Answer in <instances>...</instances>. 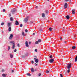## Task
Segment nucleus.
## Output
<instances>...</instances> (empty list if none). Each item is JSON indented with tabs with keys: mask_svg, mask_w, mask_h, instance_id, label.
<instances>
[{
	"mask_svg": "<svg viewBox=\"0 0 77 77\" xmlns=\"http://www.w3.org/2000/svg\"><path fill=\"white\" fill-rule=\"evenodd\" d=\"M11 44H12V48L14 49L15 48V42L14 41H11L10 42Z\"/></svg>",
	"mask_w": 77,
	"mask_h": 77,
	"instance_id": "nucleus-1",
	"label": "nucleus"
},
{
	"mask_svg": "<svg viewBox=\"0 0 77 77\" xmlns=\"http://www.w3.org/2000/svg\"><path fill=\"white\" fill-rule=\"evenodd\" d=\"M29 19V17H27L26 18L24 19V21L25 23H27V21H28V19Z\"/></svg>",
	"mask_w": 77,
	"mask_h": 77,
	"instance_id": "nucleus-2",
	"label": "nucleus"
},
{
	"mask_svg": "<svg viewBox=\"0 0 77 77\" xmlns=\"http://www.w3.org/2000/svg\"><path fill=\"white\" fill-rule=\"evenodd\" d=\"M54 59L51 58L49 62L50 63H53L54 62Z\"/></svg>",
	"mask_w": 77,
	"mask_h": 77,
	"instance_id": "nucleus-3",
	"label": "nucleus"
},
{
	"mask_svg": "<svg viewBox=\"0 0 77 77\" xmlns=\"http://www.w3.org/2000/svg\"><path fill=\"white\" fill-rule=\"evenodd\" d=\"M71 67V64L69 63L68 66H67V68L68 69H70Z\"/></svg>",
	"mask_w": 77,
	"mask_h": 77,
	"instance_id": "nucleus-4",
	"label": "nucleus"
},
{
	"mask_svg": "<svg viewBox=\"0 0 77 77\" xmlns=\"http://www.w3.org/2000/svg\"><path fill=\"white\" fill-rule=\"evenodd\" d=\"M11 12L13 14H15L16 12V10L15 9H14L12 10Z\"/></svg>",
	"mask_w": 77,
	"mask_h": 77,
	"instance_id": "nucleus-5",
	"label": "nucleus"
},
{
	"mask_svg": "<svg viewBox=\"0 0 77 77\" xmlns=\"http://www.w3.org/2000/svg\"><path fill=\"white\" fill-rule=\"evenodd\" d=\"M15 24L16 26H18L19 25V23H18V21H16Z\"/></svg>",
	"mask_w": 77,
	"mask_h": 77,
	"instance_id": "nucleus-6",
	"label": "nucleus"
},
{
	"mask_svg": "<svg viewBox=\"0 0 77 77\" xmlns=\"http://www.w3.org/2000/svg\"><path fill=\"white\" fill-rule=\"evenodd\" d=\"M34 60H35V62H36V63H38V62H39V60L38 59L36 58H34Z\"/></svg>",
	"mask_w": 77,
	"mask_h": 77,
	"instance_id": "nucleus-7",
	"label": "nucleus"
},
{
	"mask_svg": "<svg viewBox=\"0 0 77 77\" xmlns=\"http://www.w3.org/2000/svg\"><path fill=\"white\" fill-rule=\"evenodd\" d=\"M25 45L26 47H29V45L28 44V42L27 41H26L25 42Z\"/></svg>",
	"mask_w": 77,
	"mask_h": 77,
	"instance_id": "nucleus-8",
	"label": "nucleus"
},
{
	"mask_svg": "<svg viewBox=\"0 0 77 77\" xmlns=\"http://www.w3.org/2000/svg\"><path fill=\"white\" fill-rule=\"evenodd\" d=\"M72 14H75V9H73L72 10Z\"/></svg>",
	"mask_w": 77,
	"mask_h": 77,
	"instance_id": "nucleus-9",
	"label": "nucleus"
},
{
	"mask_svg": "<svg viewBox=\"0 0 77 77\" xmlns=\"http://www.w3.org/2000/svg\"><path fill=\"white\" fill-rule=\"evenodd\" d=\"M12 38H13V35L11 34L10 36L9 37V39H12Z\"/></svg>",
	"mask_w": 77,
	"mask_h": 77,
	"instance_id": "nucleus-10",
	"label": "nucleus"
},
{
	"mask_svg": "<svg viewBox=\"0 0 77 77\" xmlns=\"http://www.w3.org/2000/svg\"><path fill=\"white\" fill-rule=\"evenodd\" d=\"M8 27H11V23H9L7 24Z\"/></svg>",
	"mask_w": 77,
	"mask_h": 77,
	"instance_id": "nucleus-11",
	"label": "nucleus"
},
{
	"mask_svg": "<svg viewBox=\"0 0 77 77\" xmlns=\"http://www.w3.org/2000/svg\"><path fill=\"white\" fill-rule=\"evenodd\" d=\"M6 74H2V77H6Z\"/></svg>",
	"mask_w": 77,
	"mask_h": 77,
	"instance_id": "nucleus-12",
	"label": "nucleus"
},
{
	"mask_svg": "<svg viewBox=\"0 0 77 77\" xmlns=\"http://www.w3.org/2000/svg\"><path fill=\"white\" fill-rule=\"evenodd\" d=\"M42 16L43 18H44L45 17V14L44 13H43L42 14Z\"/></svg>",
	"mask_w": 77,
	"mask_h": 77,
	"instance_id": "nucleus-13",
	"label": "nucleus"
},
{
	"mask_svg": "<svg viewBox=\"0 0 77 77\" xmlns=\"http://www.w3.org/2000/svg\"><path fill=\"white\" fill-rule=\"evenodd\" d=\"M66 18L67 19V20H69V15L66 16Z\"/></svg>",
	"mask_w": 77,
	"mask_h": 77,
	"instance_id": "nucleus-14",
	"label": "nucleus"
},
{
	"mask_svg": "<svg viewBox=\"0 0 77 77\" xmlns=\"http://www.w3.org/2000/svg\"><path fill=\"white\" fill-rule=\"evenodd\" d=\"M8 31L9 32H11V27L10 26L8 28Z\"/></svg>",
	"mask_w": 77,
	"mask_h": 77,
	"instance_id": "nucleus-15",
	"label": "nucleus"
},
{
	"mask_svg": "<svg viewBox=\"0 0 77 77\" xmlns=\"http://www.w3.org/2000/svg\"><path fill=\"white\" fill-rule=\"evenodd\" d=\"M31 72H35V70H34V69L33 68H32L31 69Z\"/></svg>",
	"mask_w": 77,
	"mask_h": 77,
	"instance_id": "nucleus-16",
	"label": "nucleus"
},
{
	"mask_svg": "<svg viewBox=\"0 0 77 77\" xmlns=\"http://www.w3.org/2000/svg\"><path fill=\"white\" fill-rule=\"evenodd\" d=\"M10 20L11 21H14V18H13L12 17H11Z\"/></svg>",
	"mask_w": 77,
	"mask_h": 77,
	"instance_id": "nucleus-17",
	"label": "nucleus"
},
{
	"mask_svg": "<svg viewBox=\"0 0 77 77\" xmlns=\"http://www.w3.org/2000/svg\"><path fill=\"white\" fill-rule=\"evenodd\" d=\"M10 57L12 59L13 57V55L12 54H10Z\"/></svg>",
	"mask_w": 77,
	"mask_h": 77,
	"instance_id": "nucleus-18",
	"label": "nucleus"
},
{
	"mask_svg": "<svg viewBox=\"0 0 77 77\" xmlns=\"http://www.w3.org/2000/svg\"><path fill=\"white\" fill-rule=\"evenodd\" d=\"M77 56L76 57L75 59V62H77Z\"/></svg>",
	"mask_w": 77,
	"mask_h": 77,
	"instance_id": "nucleus-19",
	"label": "nucleus"
},
{
	"mask_svg": "<svg viewBox=\"0 0 77 77\" xmlns=\"http://www.w3.org/2000/svg\"><path fill=\"white\" fill-rule=\"evenodd\" d=\"M76 48V47H75V46H73L72 47V50H74V49H75V48Z\"/></svg>",
	"mask_w": 77,
	"mask_h": 77,
	"instance_id": "nucleus-20",
	"label": "nucleus"
},
{
	"mask_svg": "<svg viewBox=\"0 0 77 77\" xmlns=\"http://www.w3.org/2000/svg\"><path fill=\"white\" fill-rule=\"evenodd\" d=\"M52 29V28L50 27L49 28V30L50 31H52V29Z\"/></svg>",
	"mask_w": 77,
	"mask_h": 77,
	"instance_id": "nucleus-21",
	"label": "nucleus"
},
{
	"mask_svg": "<svg viewBox=\"0 0 77 77\" xmlns=\"http://www.w3.org/2000/svg\"><path fill=\"white\" fill-rule=\"evenodd\" d=\"M45 12L47 14H48V11L46 10L45 11Z\"/></svg>",
	"mask_w": 77,
	"mask_h": 77,
	"instance_id": "nucleus-22",
	"label": "nucleus"
},
{
	"mask_svg": "<svg viewBox=\"0 0 77 77\" xmlns=\"http://www.w3.org/2000/svg\"><path fill=\"white\" fill-rule=\"evenodd\" d=\"M49 57L50 59H52V58H53V56H52V55H50L49 56Z\"/></svg>",
	"mask_w": 77,
	"mask_h": 77,
	"instance_id": "nucleus-23",
	"label": "nucleus"
},
{
	"mask_svg": "<svg viewBox=\"0 0 77 77\" xmlns=\"http://www.w3.org/2000/svg\"><path fill=\"white\" fill-rule=\"evenodd\" d=\"M26 75H28L29 76H31V75L29 73H27L26 74Z\"/></svg>",
	"mask_w": 77,
	"mask_h": 77,
	"instance_id": "nucleus-24",
	"label": "nucleus"
},
{
	"mask_svg": "<svg viewBox=\"0 0 77 77\" xmlns=\"http://www.w3.org/2000/svg\"><path fill=\"white\" fill-rule=\"evenodd\" d=\"M39 44V42L38 41H36L35 43V44Z\"/></svg>",
	"mask_w": 77,
	"mask_h": 77,
	"instance_id": "nucleus-25",
	"label": "nucleus"
},
{
	"mask_svg": "<svg viewBox=\"0 0 77 77\" xmlns=\"http://www.w3.org/2000/svg\"><path fill=\"white\" fill-rule=\"evenodd\" d=\"M22 35H23V36H25V35H24V32H22Z\"/></svg>",
	"mask_w": 77,
	"mask_h": 77,
	"instance_id": "nucleus-26",
	"label": "nucleus"
},
{
	"mask_svg": "<svg viewBox=\"0 0 77 77\" xmlns=\"http://www.w3.org/2000/svg\"><path fill=\"white\" fill-rule=\"evenodd\" d=\"M10 49H11V47L10 46H8V50H10Z\"/></svg>",
	"mask_w": 77,
	"mask_h": 77,
	"instance_id": "nucleus-27",
	"label": "nucleus"
},
{
	"mask_svg": "<svg viewBox=\"0 0 77 77\" xmlns=\"http://www.w3.org/2000/svg\"><path fill=\"white\" fill-rule=\"evenodd\" d=\"M33 21H32L30 22V23L31 24V25H32V24H33Z\"/></svg>",
	"mask_w": 77,
	"mask_h": 77,
	"instance_id": "nucleus-28",
	"label": "nucleus"
},
{
	"mask_svg": "<svg viewBox=\"0 0 77 77\" xmlns=\"http://www.w3.org/2000/svg\"><path fill=\"white\" fill-rule=\"evenodd\" d=\"M67 5H68V4H67L66 3H65L64 6H67Z\"/></svg>",
	"mask_w": 77,
	"mask_h": 77,
	"instance_id": "nucleus-29",
	"label": "nucleus"
},
{
	"mask_svg": "<svg viewBox=\"0 0 77 77\" xmlns=\"http://www.w3.org/2000/svg\"><path fill=\"white\" fill-rule=\"evenodd\" d=\"M38 42H41V39H39L38 40Z\"/></svg>",
	"mask_w": 77,
	"mask_h": 77,
	"instance_id": "nucleus-30",
	"label": "nucleus"
},
{
	"mask_svg": "<svg viewBox=\"0 0 77 77\" xmlns=\"http://www.w3.org/2000/svg\"><path fill=\"white\" fill-rule=\"evenodd\" d=\"M64 8L66 9V8H68V6H67V5H66V6H64Z\"/></svg>",
	"mask_w": 77,
	"mask_h": 77,
	"instance_id": "nucleus-31",
	"label": "nucleus"
},
{
	"mask_svg": "<svg viewBox=\"0 0 77 77\" xmlns=\"http://www.w3.org/2000/svg\"><path fill=\"white\" fill-rule=\"evenodd\" d=\"M1 26H3L4 25V23L2 22L1 24Z\"/></svg>",
	"mask_w": 77,
	"mask_h": 77,
	"instance_id": "nucleus-32",
	"label": "nucleus"
},
{
	"mask_svg": "<svg viewBox=\"0 0 77 77\" xmlns=\"http://www.w3.org/2000/svg\"><path fill=\"white\" fill-rule=\"evenodd\" d=\"M70 71V70L69 69H68V70H67L68 73H69Z\"/></svg>",
	"mask_w": 77,
	"mask_h": 77,
	"instance_id": "nucleus-33",
	"label": "nucleus"
},
{
	"mask_svg": "<svg viewBox=\"0 0 77 77\" xmlns=\"http://www.w3.org/2000/svg\"><path fill=\"white\" fill-rule=\"evenodd\" d=\"M46 73H49V71L48 70H47L46 71Z\"/></svg>",
	"mask_w": 77,
	"mask_h": 77,
	"instance_id": "nucleus-34",
	"label": "nucleus"
},
{
	"mask_svg": "<svg viewBox=\"0 0 77 77\" xmlns=\"http://www.w3.org/2000/svg\"><path fill=\"white\" fill-rule=\"evenodd\" d=\"M38 75L39 77H40V76L41 75V73H40L39 74H38Z\"/></svg>",
	"mask_w": 77,
	"mask_h": 77,
	"instance_id": "nucleus-35",
	"label": "nucleus"
},
{
	"mask_svg": "<svg viewBox=\"0 0 77 77\" xmlns=\"http://www.w3.org/2000/svg\"><path fill=\"white\" fill-rule=\"evenodd\" d=\"M20 27H23V24H21L20 25Z\"/></svg>",
	"mask_w": 77,
	"mask_h": 77,
	"instance_id": "nucleus-36",
	"label": "nucleus"
},
{
	"mask_svg": "<svg viewBox=\"0 0 77 77\" xmlns=\"http://www.w3.org/2000/svg\"><path fill=\"white\" fill-rule=\"evenodd\" d=\"M25 31L26 33H27V32H28V30H27V29H26Z\"/></svg>",
	"mask_w": 77,
	"mask_h": 77,
	"instance_id": "nucleus-37",
	"label": "nucleus"
},
{
	"mask_svg": "<svg viewBox=\"0 0 77 77\" xmlns=\"http://www.w3.org/2000/svg\"><path fill=\"white\" fill-rule=\"evenodd\" d=\"M39 31H40V32H42V29H39Z\"/></svg>",
	"mask_w": 77,
	"mask_h": 77,
	"instance_id": "nucleus-38",
	"label": "nucleus"
},
{
	"mask_svg": "<svg viewBox=\"0 0 77 77\" xmlns=\"http://www.w3.org/2000/svg\"><path fill=\"white\" fill-rule=\"evenodd\" d=\"M2 72H5V70H4V69H2Z\"/></svg>",
	"mask_w": 77,
	"mask_h": 77,
	"instance_id": "nucleus-39",
	"label": "nucleus"
},
{
	"mask_svg": "<svg viewBox=\"0 0 77 77\" xmlns=\"http://www.w3.org/2000/svg\"><path fill=\"white\" fill-rule=\"evenodd\" d=\"M31 63H32V64L34 63V62L33 61V60H32V61H31Z\"/></svg>",
	"mask_w": 77,
	"mask_h": 77,
	"instance_id": "nucleus-40",
	"label": "nucleus"
},
{
	"mask_svg": "<svg viewBox=\"0 0 77 77\" xmlns=\"http://www.w3.org/2000/svg\"><path fill=\"white\" fill-rule=\"evenodd\" d=\"M5 11L6 10L5 9H3V12H5Z\"/></svg>",
	"mask_w": 77,
	"mask_h": 77,
	"instance_id": "nucleus-41",
	"label": "nucleus"
},
{
	"mask_svg": "<svg viewBox=\"0 0 77 77\" xmlns=\"http://www.w3.org/2000/svg\"><path fill=\"white\" fill-rule=\"evenodd\" d=\"M60 77H63V75H62V74H60Z\"/></svg>",
	"mask_w": 77,
	"mask_h": 77,
	"instance_id": "nucleus-42",
	"label": "nucleus"
},
{
	"mask_svg": "<svg viewBox=\"0 0 77 77\" xmlns=\"http://www.w3.org/2000/svg\"><path fill=\"white\" fill-rule=\"evenodd\" d=\"M14 52L15 53V52H17V49H15L14 51Z\"/></svg>",
	"mask_w": 77,
	"mask_h": 77,
	"instance_id": "nucleus-43",
	"label": "nucleus"
},
{
	"mask_svg": "<svg viewBox=\"0 0 77 77\" xmlns=\"http://www.w3.org/2000/svg\"><path fill=\"white\" fill-rule=\"evenodd\" d=\"M17 46L18 47H20V45L19 44H17Z\"/></svg>",
	"mask_w": 77,
	"mask_h": 77,
	"instance_id": "nucleus-44",
	"label": "nucleus"
},
{
	"mask_svg": "<svg viewBox=\"0 0 77 77\" xmlns=\"http://www.w3.org/2000/svg\"><path fill=\"white\" fill-rule=\"evenodd\" d=\"M64 42L65 44H66V42H66V41H64Z\"/></svg>",
	"mask_w": 77,
	"mask_h": 77,
	"instance_id": "nucleus-45",
	"label": "nucleus"
},
{
	"mask_svg": "<svg viewBox=\"0 0 77 77\" xmlns=\"http://www.w3.org/2000/svg\"><path fill=\"white\" fill-rule=\"evenodd\" d=\"M60 38L61 39L60 40H62V37H60Z\"/></svg>",
	"mask_w": 77,
	"mask_h": 77,
	"instance_id": "nucleus-46",
	"label": "nucleus"
},
{
	"mask_svg": "<svg viewBox=\"0 0 77 77\" xmlns=\"http://www.w3.org/2000/svg\"><path fill=\"white\" fill-rule=\"evenodd\" d=\"M35 51H36V52H37V49H35Z\"/></svg>",
	"mask_w": 77,
	"mask_h": 77,
	"instance_id": "nucleus-47",
	"label": "nucleus"
},
{
	"mask_svg": "<svg viewBox=\"0 0 77 77\" xmlns=\"http://www.w3.org/2000/svg\"><path fill=\"white\" fill-rule=\"evenodd\" d=\"M35 66H37L38 65V64L35 63Z\"/></svg>",
	"mask_w": 77,
	"mask_h": 77,
	"instance_id": "nucleus-48",
	"label": "nucleus"
},
{
	"mask_svg": "<svg viewBox=\"0 0 77 77\" xmlns=\"http://www.w3.org/2000/svg\"><path fill=\"white\" fill-rule=\"evenodd\" d=\"M9 17H10L11 16V14H9Z\"/></svg>",
	"mask_w": 77,
	"mask_h": 77,
	"instance_id": "nucleus-49",
	"label": "nucleus"
},
{
	"mask_svg": "<svg viewBox=\"0 0 77 77\" xmlns=\"http://www.w3.org/2000/svg\"><path fill=\"white\" fill-rule=\"evenodd\" d=\"M29 44H31V42H29Z\"/></svg>",
	"mask_w": 77,
	"mask_h": 77,
	"instance_id": "nucleus-50",
	"label": "nucleus"
},
{
	"mask_svg": "<svg viewBox=\"0 0 77 77\" xmlns=\"http://www.w3.org/2000/svg\"><path fill=\"white\" fill-rule=\"evenodd\" d=\"M35 71H37V69H35Z\"/></svg>",
	"mask_w": 77,
	"mask_h": 77,
	"instance_id": "nucleus-51",
	"label": "nucleus"
},
{
	"mask_svg": "<svg viewBox=\"0 0 77 77\" xmlns=\"http://www.w3.org/2000/svg\"><path fill=\"white\" fill-rule=\"evenodd\" d=\"M69 0H65L66 2H68V1H69Z\"/></svg>",
	"mask_w": 77,
	"mask_h": 77,
	"instance_id": "nucleus-52",
	"label": "nucleus"
},
{
	"mask_svg": "<svg viewBox=\"0 0 77 77\" xmlns=\"http://www.w3.org/2000/svg\"><path fill=\"white\" fill-rule=\"evenodd\" d=\"M35 35V33H33V35Z\"/></svg>",
	"mask_w": 77,
	"mask_h": 77,
	"instance_id": "nucleus-53",
	"label": "nucleus"
},
{
	"mask_svg": "<svg viewBox=\"0 0 77 77\" xmlns=\"http://www.w3.org/2000/svg\"><path fill=\"white\" fill-rule=\"evenodd\" d=\"M14 71L13 70H12V72H14Z\"/></svg>",
	"mask_w": 77,
	"mask_h": 77,
	"instance_id": "nucleus-54",
	"label": "nucleus"
},
{
	"mask_svg": "<svg viewBox=\"0 0 77 77\" xmlns=\"http://www.w3.org/2000/svg\"><path fill=\"white\" fill-rule=\"evenodd\" d=\"M35 8H36V9H38V6H36Z\"/></svg>",
	"mask_w": 77,
	"mask_h": 77,
	"instance_id": "nucleus-55",
	"label": "nucleus"
},
{
	"mask_svg": "<svg viewBox=\"0 0 77 77\" xmlns=\"http://www.w3.org/2000/svg\"><path fill=\"white\" fill-rule=\"evenodd\" d=\"M34 57H36H36H36V56H34Z\"/></svg>",
	"mask_w": 77,
	"mask_h": 77,
	"instance_id": "nucleus-56",
	"label": "nucleus"
},
{
	"mask_svg": "<svg viewBox=\"0 0 77 77\" xmlns=\"http://www.w3.org/2000/svg\"><path fill=\"white\" fill-rule=\"evenodd\" d=\"M48 1H49V0H47Z\"/></svg>",
	"mask_w": 77,
	"mask_h": 77,
	"instance_id": "nucleus-57",
	"label": "nucleus"
},
{
	"mask_svg": "<svg viewBox=\"0 0 77 77\" xmlns=\"http://www.w3.org/2000/svg\"><path fill=\"white\" fill-rule=\"evenodd\" d=\"M33 1H35V0H33Z\"/></svg>",
	"mask_w": 77,
	"mask_h": 77,
	"instance_id": "nucleus-58",
	"label": "nucleus"
},
{
	"mask_svg": "<svg viewBox=\"0 0 77 77\" xmlns=\"http://www.w3.org/2000/svg\"><path fill=\"white\" fill-rule=\"evenodd\" d=\"M69 0L71 1V0Z\"/></svg>",
	"mask_w": 77,
	"mask_h": 77,
	"instance_id": "nucleus-59",
	"label": "nucleus"
}]
</instances>
